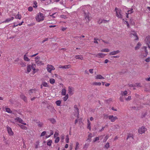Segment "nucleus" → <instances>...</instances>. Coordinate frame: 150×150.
Segmentation results:
<instances>
[{"label":"nucleus","mask_w":150,"mask_h":150,"mask_svg":"<svg viewBox=\"0 0 150 150\" xmlns=\"http://www.w3.org/2000/svg\"><path fill=\"white\" fill-rule=\"evenodd\" d=\"M146 48L147 47L145 46H144L142 48V52L141 54L139 55L140 58L143 59L147 55L148 52Z\"/></svg>","instance_id":"f257e3e1"},{"label":"nucleus","mask_w":150,"mask_h":150,"mask_svg":"<svg viewBox=\"0 0 150 150\" xmlns=\"http://www.w3.org/2000/svg\"><path fill=\"white\" fill-rule=\"evenodd\" d=\"M44 18L43 14L40 12L38 13L36 17V21L38 22L43 21L44 20Z\"/></svg>","instance_id":"f03ea898"},{"label":"nucleus","mask_w":150,"mask_h":150,"mask_svg":"<svg viewBox=\"0 0 150 150\" xmlns=\"http://www.w3.org/2000/svg\"><path fill=\"white\" fill-rule=\"evenodd\" d=\"M115 10L116 12L117 16L120 18H122V16L121 14V10L116 7L115 8Z\"/></svg>","instance_id":"7ed1b4c3"},{"label":"nucleus","mask_w":150,"mask_h":150,"mask_svg":"<svg viewBox=\"0 0 150 150\" xmlns=\"http://www.w3.org/2000/svg\"><path fill=\"white\" fill-rule=\"evenodd\" d=\"M146 130V129L144 127H142L139 128L138 129V132L139 134H142L144 133Z\"/></svg>","instance_id":"20e7f679"},{"label":"nucleus","mask_w":150,"mask_h":150,"mask_svg":"<svg viewBox=\"0 0 150 150\" xmlns=\"http://www.w3.org/2000/svg\"><path fill=\"white\" fill-rule=\"evenodd\" d=\"M84 17L85 19L86 20L87 22H88L90 21V18L89 17V13H87L85 11H84Z\"/></svg>","instance_id":"39448f33"},{"label":"nucleus","mask_w":150,"mask_h":150,"mask_svg":"<svg viewBox=\"0 0 150 150\" xmlns=\"http://www.w3.org/2000/svg\"><path fill=\"white\" fill-rule=\"evenodd\" d=\"M145 41L148 47L150 49V36H147L145 39Z\"/></svg>","instance_id":"423d86ee"},{"label":"nucleus","mask_w":150,"mask_h":150,"mask_svg":"<svg viewBox=\"0 0 150 150\" xmlns=\"http://www.w3.org/2000/svg\"><path fill=\"white\" fill-rule=\"evenodd\" d=\"M47 71L50 73L52 70H54L55 69L53 66L49 64L47 65Z\"/></svg>","instance_id":"0eeeda50"},{"label":"nucleus","mask_w":150,"mask_h":150,"mask_svg":"<svg viewBox=\"0 0 150 150\" xmlns=\"http://www.w3.org/2000/svg\"><path fill=\"white\" fill-rule=\"evenodd\" d=\"M15 120L18 122L24 125H26V123L24 122L23 120L21 118L17 117L15 119Z\"/></svg>","instance_id":"6e6552de"},{"label":"nucleus","mask_w":150,"mask_h":150,"mask_svg":"<svg viewBox=\"0 0 150 150\" xmlns=\"http://www.w3.org/2000/svg\"><path fill=\"white\" fill-rule=\"evenodd\" d=\"M109 119L112 122H114L117 119V117L116 116L114 117L113 115H110L108 117Z\"/></svg>","instance_id":"1a4fd4ad"},{"label":"nucleus","mask_w":150,"mask_h":150,"mask_svg":"<svg viewBox=\"0 0 150 150\" xmlns=\"http://www.w3.org/2000/svg\"><path fill=\"white\" fill-rule=\"evenodd\" d=\"M7 129L8 132L10 136L13 135V133L12 130L11 128L8 126L7 127Z\"/></svg>","instance_id":"9d476101"},{"label":"nucleus","mask_w":150,"mask_h":150,"mask_svg":"<svg viewBox=\"0 0 150 150\" xmlns=\"http://www.w3.org/2000/svg\"><path fill=\"white\" fill-rule=\"evenodd\" d=\"M130 35L131 36L132 35H133L136 38L135 39V40H137L138 39V37L137 33L134 31H132V33H130Z\"/></svg>","instance_id":"9b49d317"},{"label":"nucleus","mask_w":150,"mask_h":150,"mask_svg":"<svg viewBox=\"0 0 150 150\" xmlns=\"http://www.w3.org/2000/svg\"><path fill=\"white\" fill-rule=\"evenodd\" d=\"M71 67L70 65H65L64 66L60 65L59 68H62L64 69H68Z\"/></svg>","instance_id":"f8f14e48"},{"label":"nucleus","mask_w":150,"mask_h":150,"mask_svg":"<svg viewBox=\"0 0 150 150\" xmlns=\"http://www.w3.org/2000/svg\"><path fill=\"white\" fill-rule=\"evenodd\" d=\"M120 52V51L118 50L116 51H114L110 52L109 53V55H115L116 54H117L119 53Z\"/></svg>","instance_id":"ddd939ff"},{"label":"nucleus","mask_w":150,"mask_h":150,"mask_svg":"<svg viewBox=\"0 0 150 150\" xmlns=\"http://www.w3.org/2000/svg\"><path fill=\"white\" fill-rule=\"evenodd\" d=\"M105 56V54L102 53H99L96 55V57L98 58H103Z\"/></svg>","instance_id":"4468645a"},{"label":"nucleus","mask_w":150,"mask_h":150,"mask_svg":"<svg viewBox=\"0 0 150 150\" xmlns=\"http://www.w3.org/2000/svg\"><path fill=\"white\" fill-rule=\"evenodd\" d=\"M20 97L21 99L24 100V101L25 102L27 101V98L23 94H21L20 95Z\"/></svg>","instance_id":"2eb2a0df"},{"label":"nucleus","mask_w":150,"mask_h":150,"mask_svg":"<svg viewBox=\"0 0 150 150\" xmlns=\"http://www.w3.org/2000/svg\"><path fill=\"white\" fill-rule=\"evenodd\" d=\"M73 91L72 88L70 86H69L68 87V93L71 95H72L73 94Z\"/></svg>","instance_id":"dca6fc26"},{"label":"nucleus","mask_w":150,"mask_h":150,"mask_svg":"<svg viewBox=\"0 0 150 150\" xmlns=\"http://www.w3.org/2000/svg\"><path fill=\"white\" fill-rule=\"evenodd\" d=\"M104 78L100 74H98L96 76V79H104Z\"/></svg>","instance_id":"f3484780"},{"label":"nucleus","mask_w":150,"mask_h":150,"mask_svg":"<svg viewBox=\"0 0 150 150\" xmlns=\"http://www.w3.org/2000/svg\"><path fill=\"white\" fill-rule=\"evenodd\" d=\"M36 63L38 66H40L42 65H43L44 63L42 62L39 60H36Z\"/></svg>","instance_id":"a211bd4d"},{"label":"nucleus","mask_w":150,"mask_h":150,"mask_svg":"<svg viewBox=\"0 0 150 150\" xmlns=\"http://www.w3.org/2000/svg\"><path fill=\"white\" fill-rule=\"evenodd\" d=\"M62 95L63 96H65L66 94V91L65 88H63L62 90Z\"/></svg>","instance_id":"6ab92c4d"},{"label":"nucleus","mask_w":150,"mask_h":150,"mask_svg":"<svg viewBox=\"0 0 150 150\" xmlns=\"http://www.w3.org/2000/svg\"><path fill=\"white\" fill-rule=\"evenodd\" d=\"M75 58L76 59L83 60V58L82 56L78 55H76L75 56Z\"/></svg>","instance_id":"aec40b11"},{"label":"nucleus","mask_w":150,"mask_h":150,"mask_svg":"<svg viewBox=\"0 0 150 150\" xmlns=\"http://www.w3.org/2000/svg\"><path fill=\"white\" fill-rule=\"evenodd\" d=\"M141 44L140 43L138 42L137 43L136 46L135 47V50H137L141 46Z\"/></svg>","instance_id":"412c9836"},{"label":"nucleus","mask_w":150,"mask_h":150,"mask_svg":"<svg viewBox=\"0 0 150 150\" xmlns=\"http://www.w3.org/2000/svg\"><path fill=\"white\" fill-rule=\"evenodd\" d=\"M19 127L22 129L24 130H26L27 129V127L24 125H21V124L18 125Z\"/></svg>","instance_id":"4be33fe9"},{"label":"nucleus","mask_w":150,"mask_h":150,"mask_svg":"<svg viewBox=\"0 0 150 150\" xmlns=\"http://www.w3.org/2000/svg\"><path fill=\"white\" fill-rule=\"evenodd\" d=\"M101 84V82H94L92 83V85L95 86H100Z\"/></svg>","instance_id":"5701e85b"},{"label":"nucleus","mask_w":150,"mask_h":150,"mask_svg":"<svg viewBox=\"0 0 150 150\" xmlns=\"http://www.w3.org/2000/svg\"><path fill=\"white\" fill-rule=\"evenodd\" d=\"M38 124V125L40 127H43V124L42 122H41L40 121L37 122Z\"/></svg>","instance_id":"b1692460"},{"label":"nucleus","mask_w":150,"mask_h":150,"mask_svg":"<svg viewBox=\"0 0 150 150\" xmlns=\"http://www.w3.org/2000/svg\"><path fill=\"white\" fill-rule=\"evenodd\" d=\"M130 108L136 110H138L140 109L139 108L138 106H132L130 107Z\"/></svg>","instance_id":"393cba45"},{"label":"nucleus","mask_w":150,"mask_h":150,"mask_svg":"<svg viewBox=\"0 0 150 150\" xmlns=\"http://www.w3.org/2000/svg\"><path fill=\"white\" fill-rule=\"evenodd\" d=\"M21 16L19 14H17L15 16V18L16 19H21Z\"/></svg>","instance_id":"a878e982"},{"label":"nucleus","mask_w":150,"mask_h":150,"mask_svg":"<svg viewBox=\"0 0 150 150\" xmlns=\"http://www.w3.org/2000/svg\"><path fill=\"white\" fill-rule=\"evenodd\" d=\"M31 70V67L30 65H28L27 66V71L28 73L30 72Z\"/></svg>","instance_id":"bb28decb"},{"label":"nucleus","mask_w":150,"mask_h":150,"mask_svg":"<svg viewBox=\"0 0 150 150\" xmlns=\"http://www.w3.org/2000/svg\"><path fill=\"white\" fill-rule=\"evenodd\" d=\"M125 98V96L121 95V96H120L119 99L120 100L121 102H123L124 100V99Z\"/></svg>","instance_id":"cd10ccee"},{"label":"nucleus","mask_w":150,"mask_h":150,"mask_svg":"<svg viewBox=\"0 0 150 150\" xmlns=\"http://www.w3.org/2000/svg\"><path fill=\"white\" fill-rule=\"evenodd\" d=\"M127 92L126 91H122L121 94L124 96L127 95Z\"/></svg>","instance_id":"c85d7f7f"},{"label":"nucleus","mask_w":150,"mask_h":150,"mask_svg":"<svg viewBox=\"0 0 150 150\" xmlns=\"http://www.w3.org/2000/svg\"><path fill=\"white\" fill-rule=\"evenodd\" d=\"M24 60L26 61H30V59H29L28 57L26 56L25 54L24 55Z\"/></svg>","instance_id":"c756f323"},{"label":"nucleus","mask_w":150,"mask_h":150,"mask_svg":"<svg viewBox=\"0 0 150 150\" xmlns=\"http://www.w3.org/2000/svg\"><path fill=\"white\" fill-rule=\"evenodd\" d=\"M87 122H88V123L87 128H88L90 130L91 129V127L90 126L91 123H90V121H89V120H87Z\"/></svg>","instance_id":"7c9ffc66"},{"label":"nucleus","mask_w":150,"mask_h":150,"mask_svg":"<svg viewBox=\"0 0 150 150\" xmlns=\"http://www.w3.org/2000/svg\"><path fill=\"white\" fill-rule=\"evenodd\" d=\"M74 108L75 109H76V111L77 112V113L78 115H79V109L77 108V106L76 105H75L74 106Z\"/></svg>","instance_id":"2f4dec72"},{"label":"nucleus","mask_w":150,"mask_h":150,"mask_svg":"<svg viewBox=\"0 0 150 150\" xmlns=\"http://www.w3.org/2000/svg\"><path fill=\"white\" fill-rule=\"evenodd\" d=\"M5 109L6 111L7 112L10 113H12V111L9 108H6Z\"/></svg>","instance_id":"473e14b6"},{"label":"nucleus","mask_w":150,"mask_h":150,"mask_svg":"<svg viewBox=\"0 0 150 150\" xmlns=\"http://www.w3.org/2000/svg\"><path fill=\"white\" fill-rule=\"evenodd\" d=\"M56 103L57 105L58 106H60L61 101L60 100H57L56 102Z\"/></svg>","instance_id":"72a5a7b5"},{"label":"nucleus","mask_w":150,"mask_h":150,"mask_svg":"<svg viewBox=\"0 0 150 150\" xmlns=\"http://www.w3.org/2000/svg\"><path fill=\"white\" fill-rule=\"evenodd\" d=\"M65 96H64V98H63V100L64 101H66L68 99V97H69V96H68V94H67Z\"/></svg>","instance_id":"f704fd0d"},{"label":"nucleus","mask_w":150,"mask_h":150,"mask_svg":"<svg viewBox=\"0 0 150 150\" xmlns=\"http://www.w3.org/2000/svg\"><path fill=\"white\" fill-rule=\"evenodd\" d=\"M36 67V65L35 64H33L31 66V67L32 69L34 71H35V67Z\"/></svg>","instance_id":"c9c22d12"},{"label":"nucleus","mask_w":150,"mask_h":150,"mask_svg":"<svg viewBox=\"0 0 150 150\" xmlns=\"http://www.w3.org/2000/svg\"><path fill=\"white\" fill-rule=\"evenodd\" d=\"M50 81L51 83L53 84L55 82V80L53 79H51L50 80Z\"/></svg>","instance_id":"e433bc0d"},{"label":"nucleus","mask_w":150,"mask_h":150,"mask_svg":"<svg viewBox=\"0 0 150 150\" xmlns=\"http://www.w3.org/2000/svg\"><path fill=\"white\" fill-rule=\"evenodd\" d=\"M66 142L67 143H68L69 142V135H67L66 136Z\"/></svg>","instance_id":"4c0bfd02"},{"label":"nucleus","mask_w":150,"mask_h":150,"mask_svg":"<svg viewBox=\"0 0 150 150\" xmlns=\"http://www.w3.org/2000/svg\"><path fill=\"white\" fill-rule=\"evenodd\" d=\"M42 85L44 87H47L48 86V85L47 83L45 82H42Z\"/></svg>","instance_id":"58836bf2"},{"label":"nucleus","mask_w":150,"mask_h":150,"mask_svg":"<svg viewBox=\"0 0 150 150\" xmlns=\"http://www.w3.org/2000/svg\"><path fill=\"white\" fill-rule=\"evenodd\" d=\"M110 147L109 144L108 142H107L105 145V147L107 149H108Z\"/></svg>","instance_id":"ea45409f"},{"label":"nucleus","mask_w":150,"mask_h":150,"mask_svg":"<svg viewBox=\"0 0 150 150\" xmlns=\"http://www.w3.org/2000/svg\"><path fill=\"white\" fill-rule=\"evenodd\" d=\"M59 141V137H57L55 140L54 142L55 143H57Z\"/></svg>","instance_id":"a19ab883"},{"label":"nucleus","mask_w":150,"mask_h":150,"mask_svg":"<svg viewBox=\"0 0 150 150\" xmlns=\"http://www.w3.org/2000/svg\"><path fill=\"white\" fill-rule=\"evenodd\" d=\"M11 21L10 18H7L5 21H3L2 23H6L9 22L10 21Z\"/></svg>","instance_id":"79ce46f5"},{"label":"nucleus","mask_w":150,"mask_h":150,"mask_svg":"<svg viewBox=\"0 0 150 150\" xmlns=\"http://www.w3.org/2000/svg\"><path fill=\"white\" fill-rule=\"evenodd\" d=\"M52 142V140H50L47 142V144L49 146H51V143Z\"/></svg>","instance_id":"37998d69"},{"label":"nucleus","mask_w":150,"mask_h":150,"mask_svg":"<svg viewBox=\"0 0 150 150\" xmlns=\"http://www.w3.org/2000/svg\"><path fill=\"white\" fill-rule=\"evenodd\" d=\"M89 146V144L88 143H86L84 146L83 149H87Z\"/></svg>","instance_id":"c03bdc74"},{"label":"nucleus","mask_w":150,"mask_h":150,"mask_svg":"<svg viewBox=\"0 0 150 150\" xmlns=\"http://www.w3.org/2000/svg\"><path fill=\"white\" fill-rule=\"evenodd\" d=\"M109 50L108 49H105L101 50V52H109Z\"/></svg>","instance_id":"a18cd8bd"},{"label":"nucleus","mask_w":150,"mask_h":150,"mask_svg":"<svg viewBox=\"0 0 150 150\" xmlns=\"http://www.w3.org/2000/svg\"><path fill=\"white\" fill-rule=\"evenodd\" d=\"M109 138V136L108 135H106V136L105 137L104 139L103 140V142H105Z\"/></svg>","instance_id":"49530a36"},{"label":"nucleus","mask_w":150,"mask_h":150,"mask_svg":"<svg viewBox=\"0 0 150 150\" xmlns=\"http://www.w3.org/2000/svg\"><path fill=\"white\" fill-rule=\"evenodd\" d=\"M79 143L78 142H77L76 143V148L75 149L76 150H77V149H78L79 147Z\"/></svg>","instance_id":"de8ad7c7"},{"label":"nucleus","mask_w":150,"mask_h":150,"mask_svg":"<svg viewBox=\"0 0 150 150\" xmlns=\"http://www.w3.org/2000/svg\"><path fill=\"white\" fill-rule=\"evenodd\" d=\"M133 9H131L130 10H128L127 11L128 13H127L129 14H131L132 13H133Z\"/></svg>","instance_id":"09e8293b"},{"label":"nucleus","mask_w":150,"mask_h":150,"mask_svg":"<svg viewBox=\"0 0 150 150\" xmlns=\"http://www.w3.org/2000/svg\"><path fill=\"white\" fill-rule=\"evenodd\" d=\"M50 121L52 123H54L55 122V120L54 118H51L50 119Z\"/></svg>","instance_id":"8fccbe9b"},{"label":"nucleus","mask_w":150,"mask_h":150,"mask_svg":"<svg viewBox=\"0 0 150 150\" xmlns=\"http://www.w3.org/2000/svg\"><path fill=\"white\" fill-rule=\"evenodd\" d=\"M46 131H43L41 133L40 136L42 137L43 136H44L46 134Z\"/></svg>","instance_id":"3c124183"},{"label":"nucleus","mask_w":150,"mask_h":150,"mask_svg":"<svg viewBox=\"0 0 150 150\" xmlns=\"http://www.w3.org/2000/svg\"><path fill=\"white\" fill-rule=\"evenodd\" d=\"M131 99V97L130 96H128L127 98H125V100L127 101L130 100Z\"/></svg>","instance_id":"603ef678"},{"label":"nucleus","mask_w":150,"mask_h":150,"mask_svg":"<svg viewBox=\"0 0 150 150\" xmlns=\"http://www.w3.org/2000/svg\"><path fill=\"white\" fill-rule=\"evenodd\" d=\"M129 137H132L133 139V135L131 134H129L127 137V140Z\"/></svg>","instance_id":"864d4df0"},{"label":"nucleus","mask_w":150,"mask_h":150,"mask_svg":"<svg viewBox=\"0 0 150 150\" xmlns=\"http://www.w3.org/2000/svg\"><path fill=\"white\" fill-rule=\"evenodd\" d=\"M33 10V8L31 6H30L28 8V10L30 11H31Z\"/></svg>","instance_id":"5fc2aeb1"},{"label":"nucleus","mask_w":150,"mask_h":150,"mask_svg":"<svg viewBox=\"0 0 150 150\" xmlns=\"http://www.w3.org/2000/svg\"><path fill=\"white\" fill-rule=\"evenodd\" d=\"M108 21H109L108 20H104V19L102 20V23H106L107 22H108Z\"/></svg>","instance_id":"6e6d98bb"},{"label":"nucleus","mask_w":150,"mask_h":150,"mask_svg":"<svg viewBox=\"0 0 150 150\" xmlns=\"http://www.w3.org/2000/svg\"><path fill=\"white\" fill-rule=\"evenodd\" d=\"M99 137H96L95 138V140H93V142H95L96 141L98 140H99Z\"/></svg>","instance_id":"4d7b16f0"},{"label":"nucleus","mask_w":150,"mask_h":150,"mask_svg":"<svg viewBox=\"0 0 150 150\" xmlns=\"http://www.w3.org/2000/svg\"><path fill=\"white\" fill-rule=\"evenodd\" d=\"M40 59V57L38 56H37L35 58V62H36V60H39Z\"/></svg>","instance_id":"13d9d810"},{"label":"nucleus","mask_w":150,"mask_h":150,"mask_svg":"<svg viewBox=\"0 0 150 150\" xmlns=\"http://www.w3.org/2000/svg\"><path fill=\"white\" fill-rule=\"evenodd\" d=\"M135 86H137L138 87H141V84L140 83H137L135 84V85H134Z\"/></svg>","instance_id":"bf43d9fd"},{"label":"nucleus","mask_w":150,"mask_h":150,"mask_svg":"<svg viewBox=\"0 0 150 150\" xmlns=\"http://www.w3.org/2000/svg\"><path fill=\"white\" fill-rule=\"evenodd\" d=\"M145 61L147 62H148L150 61V57H148L145 60Z\"/></svg>","instance_id":"052dcab7"},{"label":"nucleus","mask_w":150,"mask_h":150,"mask_svg":"<svg viewBox=\"0 0 150 150\" xmlns=\"http://www.w3.org/2000/svg\"><path fill=\"white\" fill-rule=\"evenodd\" d=\"M49 38H45V39L42 42V43H44L45 42V41H47V40H49Z\"/></svg>","instance_id":"680f3d73"},{"label":"nucleus","mask_w":150,"mask_h":150,"mask_svg":"<svg viewBox=\"0 0 150 150\" xmlns=\"http://www.w3.org/2000/svg\"><path fill=\"white\" fill-rule=\"evenodd\" d=\"M94 40H95V41L94 42V43H98V42L97 40H98V39H97L96 38H94Z\"/></svg>","instance_id":"e2e57ef3"},{"label":"nucleus","mask_w":150,"mask_h":150,"mask_svg":"<svg viewBox=\"0 0 150 150\" xmlns=\"http://www.w3.org/2000/svg\"><path fill=\"white\" fill-rule=\"evenodd\" d=\"M33 90L30 89L29 90V94L30 95H31L32 94V93H33Z\"/></svg>","instance_id":"0e129e2a"},{"label":"nucleus","mask_w":150,"mask_h":150,"mask_svg":"<svg viewBox=\"0 0 150 150\" xmlns=\"http://www.w3.org/2000/svg\"><path fill=\"white\" fill-rule=\"evenodd\" d=\"M93 69H91L89 70V71L90 73L93 74Z\"/></svg>","instance_id":"69168bd1"},{"label":"nucleus","mask_w":150,"mask_h":150,"mask_svg":"<svg viewBox=\"0 0 150 150\" xmlns=\"http://www.w3.org/2000/svg\"><path fill=\"white\" fill-rule=\"evenodd\" d=\"M16 22H14L13 23V28H14L15 27L18 25V24H16Z\"/></svg>","instance_id":"338daca9"},{"label":"nucleus","mask_w":150,"mask_h":150,"mask_svg":"<svg viewBox=\"0 0 150 150\" xmlns=\"http://www.w3.org/2000/svg\"><path fill=\"white\" fill-rule=\"evenodd\" d=\"M98 23L99 24H100L102 23V20H99L98 21Z\"/></svg>","instance_id":"774afa93"}]
</instances>
